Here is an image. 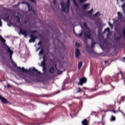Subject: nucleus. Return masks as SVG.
Segmentation results:
<instances>
[{
	"label": "nucleus",
	"mask_w": 125,
	"mask_h": 125,
	"mask_svg": "<svg viewBox=\"0 0 125 125\" xmlns=\"http://www.w3.org/2000/svg\"><path fill=\"white\" fill-rule=\"evenodd\" d=\"M89 5H90V3H87L83 4L82 5V8L84 10H85V9H86L87 8V7H88V6H89Z\"/></svg>",
	"instance_id": "9d476101"
},
{
	"label": "nucleus",
	"mask_w": 125,
	"mask_h": 125,
	"mask_svg": "<svg viewBox=\"0 0 125 125\" xmlns=\"http://www.w3.org/2000/svg\"><path fill=\"white\" fill-rule=\"evenodd\" d=\"M29 1H31V2H33V3H34V4H36L37 3V1L35 0H28Z\"/></svg>",
	"instance_id": "c85d7f7f"
},
{
	"label": "nucleus",
	"mask_w": 125,
	"mask_h": 125,
	"mask_svg": "<svg viewBox=\"0 0 125 125\" xmlns=\"http://www.w3.org/2000/svg\"><path fill=\"white\" fill-rule=\"evenodd\" d=\"M123 10L124 11V13L125 14V8H123Z\"/></svg>",
	"instance_id": "052dcab7"
},
{
	"label": "nucleus",
	"mask_w": 125,
	"mask_h": 125,
	"mask_svg": "<svg viewBox=\"0 0 125 125\" xmlns=\"http://www.w3.org/2000/svg\"><path fill=\"white\" fill-rule=\"evenodd\" d=\"M108 24H109V26H110V27H112V24H111V22H108Z\"/></svg>",
	"instance_id": "bf43d9fd"
},
{
	"label": "nucleus",
	"mask_w": 125,
	"mask_h": 125,
	"mask_svg": "<svg viewBox=\"0 0 125 125\" xmlns=\"http://www.w3.org/2000/svg\"><path fill=\"white\" fill-rule=\"evenodd\" d=\"M0 27H2V21H1V19H0Z\"/></svg>",
	"instance_id": "c9c22d12"
},
{
	"label": "nucleus",
	"mask_w": 125,
	"mask_h": 125,
	"mask_svg": "<svg viewBox=\"0 0 125 125\" xmlns=\"http://www.w3.org/2000/svg\"><path fill=\"white\" fill-rule=\"evenodd\" d=\"M80 54H81V52H80V50L78 48H76L75 51L76 58H79V57H80Z\"/></svg>",
	"instance_id": "1a4fd4ad"
},
{
	"label": "nucleus",
	"mask_w": 125,
	"mask_h": 125,
	"mask_svg": "<svg viewBox=\"0 0 125 125\" xmlns=\"http://www.w3.org/2000/svg\"><path fill=\"white\" fill-rule=\"evenodd\" d=\"M41 49V46L37 48V50H40Z\"/></svg>",
	"instance_id": "680f3d73"
},
{
	"label": "nucleus",
	"mask_w": 125,
	"mask_h": 125,
	"mask_svg": "<svg viewBox=\"0 0 125 125\" xmlns=\"http://www.w3.org/2000/svg\"><path fill=\"white\" fill-rule=\"evenodd\" d=\"M41 121H45V119H41Z\"/></svg>",
	"instance_id": "774afa93"
},
{
	"label": "nucleus",
	"mask_w": 125,
	"mask_h": 125,
	"mask_svg": "<svg viewBox=\"0 0 125 125\" xmlns=\"http://www.w3.org/2000/svg\"><path fill=\"white\" fill-rule=\"evenodd\" d=\"M93 12V9H91L90 10L86 12L87 14H90V13H92V12Z\"/></svg>",
	"instance_id": "5701e85b"
},
{
	"label": "nucleus",
	"mask_w": 125,
	"mask_h": 125,
	"mask_svg": "<svg viewBox=\"0 0 125 125\" xmlns=\"http://www.w3.org/2000/svg\"><path fill=\"white\" fill-rule=\"evenodd\" d=\"M115 121H116V117H115L114 116H112L110 119V121L115 122Z\"/></svg>",
	"instance_id": "4be33fe9"
},
{
	"label": "nucleus",
	"mask_w": 125,
	"mask_h": 125,
	"mask_svg": "<svg viewBox=\"0 0 125 125\" xmlns=\"http://www.w3.org/2000/svg\"><path fill=\"white\" fill-rule=\"evenodd\" d=\"M76 90L77 93H80V92H82V89L80 87H78Z\"/></svg>",
	"instance_id": "412c9836"
},
{
	"label": "nucleus",
	"mask_w": 125,
	"mask_h": 125,
	"mask_svg": "<svg viewBox=\"0 0 125 125\" xmlns=\"http://www.w3.org/2000/svg\"><path fill=\"white\" fill-rule=\"evenodd\" d=\"M95 44V42L94 41H92L91 43V48H93V46Z\"/></svg>",
	"instance_id": "393cba45"
},
{
	"label": "nucleus",
	"mask_w": 125,
	"mask_h": 125,
	"mask_svg": "<svg viewBox=\"0 0 125 125\" xmlns=\"http://www.w3.org/2000/svg\"><path fill=\"white\" fill-rule=\"evenodd\" d=\"M49 72L50 74H54V67H53V66H51L49 70Z\"/></svg>",
	"instance_id": "a211bd4d"
},
{
	"label": "nucleus",
	"mask_w": 125,
	"mask_h": 125,
	"mask_svg": "<svg viewBox=\"0 0 125 125\" xmlns=\"http://www.w3.org/2000/svg\"><path fill=\"white\" fill-rule=\"evenodd\" d=\"M104 63H108V61H105Z\"/></svg>",
	"instance_id": "0e129e2a"
},
{
	"label": "nucleus",
	"mask_w": 125,
	"mask_h": 125,
	"mask_svg": "<svg viewBox=\"0 0 125 125\" xmlns=\"http://www.w3.org/2000/svg\"><path fill=\"white\" fill-rule=\"evenodd\" d=\"M28 10H29V11H31V10H32V5H30L28 6Z\"/></svg>",
	"instance_id": "7c9ffc66"
},
{
	"label": "nucleus",
	"mask_w": 125,
	"mask_h": 125,
	"mask_svg": "<svg viewBox=\"0 0 125 125\" xmlns=\"http://www.w3.org/2000/svg\"><path fill=\"white\" fill-rule=\"evenodd\" d=\"M12 64H13V65L15 66V67H17V64H16V63H15V62H14L13 60L12 61Z\"/></svg>",
	"instance_id": "cd10ccee"
},
{
	"label": "nucleus",
	"mask_w": 125,
	"mask_h": 125,
	"mask_svg": "<svg viewBox=\"0 0 125 125\" xmlns=\"http://www.w3.org/2000/svg\"><path fill=\"white\" fill-rule=\"evenodd\" d=\"M7 87H8V88H9L11 87V85H10V84H8L7 85Z\"/></svg>",
	"instance_id": "8fccbe9b"
},
{
	"label": "nucleus",
	"mask_w": 125,
	"mask_h": 125,
	"mask_svg": "<svg viewBox=\"0 0 125 125\" xmlns=\"http://www.w3.org/2000/svg\"><path fill=\"white\" fill-rule=\"evenodd\" d=\"M33 38L36 40H37V36H34L33 35Z\"/></svg>",
	"instance_id": "864d4df0"
},
{
	"label": "nucleus",
	"mask_w": 125,
	"mask_h": 125,
	"mask_svg": "<svg viewBox=\"0 0 125 125\" xmlns=\"http://www.w3.org/2000/svg\"><path fill=\"white\" fill-rule=\"evenodd\" d=\"M40 44H42V41H39V42L38 43V45H40Z\"/></svg>",
	"instance_id": "603ef678"
},
{
	"label": "nucleus",
	"mask_w": 125,
	"mask_h": 125,
	"mask_svg": "<svg viewBox=\"0 0 125 125\" xmlns=\"http://www.w3.org/2000/svg\"><path fill=\"white\" fill-rule=\"evenodd\" d=\"M30 33L32 34H36L37 33V30H31Z\"/></svg>",
	"instance_id": "473e14b6"
},
{
	"label": "nucleus",
	"mask_w": 125,
	"mask_h": 125,
	"mask_svg": "<svg viewBox=\"0 0 125 125\" xmlns=\"http://www.w3.org/2000/svg\"><path fill=\"white\" fill-rule=\"evenodd\" d=\"M0 41L3 42V43L5 45V47H7V51L10 54V59L11 61H13L12 60V54H13V51L12 50L10 49V47L8 46L6 44H5V42H6V40L5 39H3L1 36L0 35Z\"/></svg>",
	"instance_id": "f257e3e1"
},
{
	"label": "nucleus",
	"mask_w": 125,
	"mask_h": 125,
	"mask_svg": "<svg viewBox=\"0 0 125 125\" xmlns=\"http://www.w3.org/2000/svg\"><path fill=\"white\" fill-rule=\"evenodd\" d=\"M87 1V0H79V1L81 3H83V2H84Z\"/></svg>",
	"instance_id": "2f4dec72"
},
{
	"label": "nucleus",
	"mask_w": 125,
	"mask_h": 125,
	"mask_svg": "<svg viewBox=\"0 0 125 125\" xmlns=\"http://www.w3.org/2000/svg\"><path fill=\"white\" fill-rule=\"evenodd\" d=\"M73 1L75 4V5H78V4H77V2H76V0H73Z\"/></svg>",
	"instance_id": "5fc2aeb1"
},
{
	"label": "nucleus",
	"mask_w": 125,
	"mask_h": 125,
	"mask_svg": "<svg viewBox=\"0 0 125 125\" xmlns=\"http://www.w3.org/2000/svg\"><path fill=\"white\" fill-rule=\"evenodd\" d=\"M21 4H26V1H24L21 2Z\"/></svg>",
	"instance_id": "6e6d98bb"
},
{
	"label": "nucleus",
	"mask_w": 125,
	"mask_h": 125,
	"mask_svg": "<svg viewBox=\"0 0 125 125\" xmlns=\"http://www.w3.org/2000/svg\"><path fill=\"white\" fill-rule=\"evenodd\" d=\"M36 73H37V74H38V75H41V72L39 71L38 69H36Z\"/></svg>",
	"instance_id": "58836bf2"
},
{
	"label": "nucleus",
	"mask_w": 125,
	"mask_h": 125,
	"mask_svg": "<svg viewBox=\"0 0 125 125\" xmlns=\"http://www.w3.org/2000/svg\"><path fill=\"white\" fill-rule=\"evenodd\" d=\"M93 97H94V96H90L88 97V98L89 99H91V98H93Z\"/></svg>",
	"instance_id": "49530a36"
},
{
	"label": "nucleus",
	"mask_w": 125,
	"mask_h": 125,
	"mask_svg": "<svg viewBox=\"0 0 125 125\" xmlns=\"http://www.w3.org/2000/svg\"><path fill=\"white\" fill-rule=\"evenodd\" d=\"M100 81L101 83H102V84H104V83H103V80H102V78L100 79Z\"/></svg>",
	"instance_id": "3c124183"
},
{
	"label": "nucleus",
	"mask_w": 125,
	"mask_h": 125,
	"mask_svg": "<svg viewBox=\"0 0 125 125\" xmlns=\"http://www.w3.org/2000/svg\"><path fill=\"white\" fill-rule=\"evenodd\" d=\"M61 5L62 11V12H65L66 11V9L67 10V3H66V5H65V3L64 2H61Z\"/></svg>",
	"instance_id": "39448f33"
},
{
	"label": "nucleus",
	"mask_w": 125,
	"mask_h": 125,
	"mask_svg": "<svg viewBox=\"0 0 125 125\" xmlns=\"http://www.w3.org/2000/svg\"><path fill=\"white\" fill-rule=\"evenodd\" d=\"M43 61L41 62V65L42 67L45 66V56H43L42 57Z\"/></svg>",
	"instance_id": "f8f14e48"
},
{
	"label": "nucleus",
	"mask_w": 125,
	"mask_h": 125,
	"mask_svg": "<svg viewBox=\"0 0 125 125\" xmlns=\"http://www.w3.org/2000/svg\"><path fill=\"white\" fill-rule=\"evenodd\" d=\"M87 82V79H86V78L83 77L79 80V82L78 83V85L83 86V84L85 83H86Z\"/></svg>",
	"instance_id": "7ed1b4c3"
},
{
	"label": "nucleus",
	"mask_w": 125,
	"mask_h": 125,
	"mask_svg": "<svg viewBox=\"0 0 125 125\" xmlns=\"http://www.w3.org/2000/svg\"><path fill=\"white\" fill-rule=\"evenodd\" d=\"M119 112H120V113H122V114H123V115H124L125 117V113H124V112H123V111H122V110H119Z\"/></svg>",
	"instance_id": "09e8293b"
},
{
	"label": "nucleus",
	"mask_w": 125,
	"mask_h": 125,
	"mask_svg": "<svg viewBox=\"0 0 125 125\" xmlns=\"http://www.w3.org/2000/svg\"><path fill=\"white\" fill-rule=\"evenodd\" d=\"M39 54H43V50H42V49L39 52Z\"/></svg>",
	"instance_id": "72a5a7b5"
},
{
	"label": "nucleus",
	"mask_w": 125,
	"mask_h": 125,
	"mask_svg": "<svg viewBox=\"0 0 125 125\" xmlns=\"http://www.w3.org/2000/svg\"><path fill=\"white\" fill-rule=\"evenodd\" d=\"M121 39V36L118 37L116 38H115V41H119V40Z\"/></svg>",
	"instance_id": "e433bc0d"
},
{
	"label": "nucleus",
	"mask_w": 125,
	"mask_h": 125,
	"mask_svg": "<svg viewBox=\"0 0 125 125\" xmlns=\"http://www.w3.org/2000/svg\"><path fill=\"white\" fill-rule=\"evenodd\" d=\"M16 68H17L18 69H19V70H20L21 71V72H25V73H28V72H29V71H28L27 69H25L24 68V67H21L20 66H17Z\"/></svg>",
	"instance_id": "6e6552de"
},
{
	"label": "nucleus",
	"mask_w": 125,
	"mask_h": 125,
	"mask_svg": "<svg viewBox=\"0 0 125 125\" xmlns=\"http://www.w3.org/2000/svg\"><path fill=\"white\" fill-rule=\"evenodd\" d=\"M83 66V62H79L78 63V69L80 70L81 69V67Z\"/></svg>",
	"instance_id": "aec40b11"
},
{
	"label": "nucleus",
	"mask_w": 125,
	"mask_h": 125,
	"mask_svg": "<svg viewBox=\"0 0 125 125\" xmlns=\"http://www.w3.org/2000/svg\"><path fill=\"white\" fill-rule=\"evenodd\" d=\"M19 35H24V38H26L27 36H28V34H27V31L22 30V29L20 28V31L19 32Z\"/></svg>",
	"instance_id": "423d86ee"
},
{
	"label": "nucleus",
	"mask_w": 125,
	"mask_h": 125,
	"mask_svg": "<svg viewBox=\"0 0 125 125\" xmlns=\"http://www.w3.org/2000/svg\"><path fill=\"white\" fill-rule=\"evenodd\" d=\"M104 81L105 83H109V84L111 85V86L113 87V88H115V86H113V85L111 84V82L113 81V79H112V77H111L110 76H107L105 78H104Z\"/></svg>",
	"instance_id": "20e7f679"
},
{
	"label": "nucleus",
	"mask_w": 125,
	"mask_h": 125,
	"mask_svg": "<svg viewBox=\"0 0 125 125\" xmlns=\"http://www.w3.org/2000/svg\"><path fill=\"white\" fill-rule=\"evenodd\" d=\"M43 124H44L43 123H41L38 124V125H43Z\"/></svg>",
	"instance_id": "e2e57ef3"
},
{
	"label": "nucleus",
	"mask_w": 125,
	"mask_h": 125,
	"mask_svg": "<svg viewBox=\"0 0 125 125\" xmlns=\"http://www.w3.org/2000/svg\"><path fill=\"white\" fill-rule=\"evenodd\" d=\"M82 124L83 125H88L87 119H85L83 120V121L82 122Z\"/></svg>",
	"instance_id": "dca6fc26"
},
{
	"label": "nucleus",
	"mask_w": 125,
	"mask_h": 125,
	"mask_svg": "<svg viewBox=\"0 0 125 125\" xmlns=\"http://www.w3.org/2000/svg\"><path fill=\"white\" fill-rule=\"evenodd\" d=\"M117 15L118 19H120L121 20H122V19H123V15L122 14V13H121V12H118Z\"/></svg>",
	"instance_id": "f3484780"
},
{
	"label": "nucleus",
	"mask_w": 125,
	"mask_h": 125,
	"mask_svg": "<svg viewBox=\"0 0 125 125\" xmlns=\"http://www.w3.org/2000/svg\"><path fill=\"white\" fill-rule=\"evenodd\" d=\"M113 79H115L116 81H120V80H123L124 83H125V72L124 74H123L122 71H119L115 75L113 76Z\"/></svg>",
	"instance_id": "f03ea898"
},
{
	"label": "nucleus",
	"mask_w": 125,
	"mask_h": 125,
	"mask_svg": "<svg viewBox=\"0 0 125 125\" xmlns=\"http://www.w3.org/2000/svg\"><path fill=\"white\" fill-rule=\"evenodd\" d=\"M85 36L87 39H89V40H90L91 39V37L90 36V32L89 31H86L85 32Z\"/></svg>",
	"instance_id": "9b49d317"
},
{
	"label": "nucleus",
	"mask_w": 125,
	"mask_h": 125,
	"mask_svg": "<svg viewBox=\"0 0 125 125\" xmlns=\"http://www.w3.org/2000/svg\"><path fill=\"white\" fill-rule=\"evenodd\" d=\"M31 71H32L33 72H36L37 69H36V68L33 67V68L32 69Z\"/></svg>",
	"instance_id": "f704fd0d"
},
{
	"label": "nucleus",
	"mask_w": 125,
	"mask_h": 125,
	"mask_svg": "<svg viewBox=\"0 0 125 125\" xmlns=\"http://www.w3.org/2000/svg\"><path fill=\"white\" fill-rule=\"evenodd\" d=\"M0 100L2 102V103H3V104H7L8 102V101H7V100H6V99L1 96V95H0Z\"/></svg>",
	"instance_id": "0eeeda50"
},
{
	"label": "nucleus",
	"mask_w": 125,
	"mask_h": 125,
	"mask_svg": "<svg viewBox=\"0 0 125 125\" xmlns=\"http://www.w3.org/2000/svg\"><path fill=\"white\" fill-rule=\"evenodd\" d=\"M30 38L31 39L29 40V42L31 43L32 42H36V40L34 39V37H33V34L30 35Z\"/></svg>",
	"instance_id": "2eb2a0df"
},
{
	"label": "nucleus",
	"mask_w": 125,
	"mask_h": 125,
	"mask_svg": "<svg viewBox=\"0 0 125 125\" xmlns=\"http://www.w3.org/2000/svg\"><path fill=\"white\" fill-rule=\"evenodd\" d=\"M77 36H78V37H82L83 36V33H79L77 35Z\"/></svg>",
	"instance_id": "37998d69"
},
{
	"label": "nucleus",
	"mask_w": 125,
	"mask_h": 125,
	"mask_svg": "<svg viewBox=\"0 0 125 125\" xmlns=\"http://www.w3.org/2000/svg\"><path fill=\"white\" fill-rule=\"evenodd\" d=\"M2 63L3 65H7V62L6 61V60L4 59V57L2 58Z\"/></svg>",
	"instance_id": "6ab92c4d"
},
{
	"label": "nucleus",
	"mask_w": 125,
	"mask_h": 125,
	"mask_svg": "<svg viewBox=\"0 0 125 125\" xmlns=\"http://www.w3.org/2000/svg\"><path fill=\"white\" fill-rule=\"evenodd\" d=\"M19 13H18V15L15 17L16 18H19Z\"/></svg>",
	"instance_id": "4d7b16f0"
},
{
	"label": "nucleus",
	"mask_w": 125,
	"mask_h": 125,
	"mask_svg": "<svg viewBox=\"0 0 125 125\" xmlns=\"http://www.w3.org/2000/svg\"><path fill=\"white\" fill-rule=\"evenodd\" d=\"M75 46H76V47H80V46H81V43H78V42H76Z\"/></svg>",
	"instance_id": "a878e982"
},
{
	"label": "nucleus",
	"mask_w": 125,
	"mask_h": 125,
	"mask_svg": "<svg viewBox=\"0 0 125 125\" xmlns=\"http://www.w3.org/2000/svg\"><path fill=\"white\" fill-rule=\"evenodd\" d=\"M36 73H37V74H38V75H41V72L39 71L38 69H36Z\"/></svg>",
	"instance_id": "ea45409f"
},
{
	"label": "nucleus",
	"mask_w": 125,
	"mask_h": 125,
	"mask_svg": "<svg viewBox=\"0 0 125 125\" xmlns=\"http://www.w3.org/2000/svg\"><path fill=\"white\" fill-rule=\"evenodd\" d=\"M109 112H113V113H114V114H116V113H117V111H116V110H115V109L109 110Z\"/></svg>",
	"instance_id": "c756f323"
},
{
	"label": "nucleus",
	"mask_w": 125,
	"mask_h": 125,
	"mask_svg": "<svg viewBox=\"0 0 125 125\" xmlns=\"http://www.w3.org/2000/svg\"><path fill=\"white\" fill-rule=\"evenodd\" d=\"M122 34L123 35L124 38H125V27L123 28L122 30Z\"/></svg>",
	"instance_id": "b1692460"
},
{
	"label": "nucleus",
	"mask_w": 125,
	"mask_h": 125,
	"mask_svg": "<svg viewBox=\"0 0 125 125\" xmlns=\"http://www.w3.org/2000/svg\"><path fill=\"white\" fill-rule=\"evenodd\" d=\"M125 6V3H124L121 5V7H122L123 9H124V8H124Z\"/></svg>",
	"instance_id": "a18cd8bd"
},
{
	"label": "nucleus",
	"mask_w": 125,
	"mask_h": 125,
	"mask_svg": "<svg viewBox=\"0 0 125 125\" xmlns=\"http://www.w3.org/2000/svg\"><path fill=\"white\" fill-rule=\"evenodd\" d=\"M25 4L27 5V7H28L29 6H30L31 5V4H30V3L28 2H26Z\"/></svg>",
	"instance_id": "79ce46f5"
},
{
	"label": "nucleus",
	"mask_w": 125,
	"mask_h": 125,
	"mask_svg": "<svg viewBox=\"0 0 125 125\" xmlns=\"http://www.w3.org/2000/svg\"><path fill=\"white\" fill-rule=\"evenodd\" d=\"M83 26L84 28H86V29H88V27L87 26V23H86V22L83 23Z\"/></svg>",
	"instance_id": "bb28decb"
},
{
	"label": "nucleus",
	"mask_w": 125,
	"mask_h": 125,
	"mask_svg": "<svg viewBox=\"0 0 125 125\" xmlns=\"http://www.w3.org/2000/svg\"><path fill=\"white\" fill-rule=\"evenodd\" d=\"M43 67V69H42V70H43V71H44V72H45V70H46V66H42Z\"/></svg>",
	"instance_id": "4c0bfd02"
},
{
	"label": "nucleus",
	"mask_w": 125,
	"mask_h": 125,
	"mask_svg": "<svg viewBox=\"0 0 125 125\" xmlns=\"http://www.w3.org/2000/svg\"><path fill=\"white\" fill-rule=\"evenodd\" d=\"M99 13H100V12H98L96 13L94 15V16H97V15H98V14H99Z\"/></svg>",
	"instance_id": "a19ab883"
},
{
	"label": "nucleus",
	"mask_w": 125,
	"mask_h": 125,
	"mask_svg": "<svg viewBox=\"0 0 125 125\" xmlns=\"http://www.w3.org/2000/svg\"><path fill=\"white\" fill-rule=\"evenodd\" d=\"M53 3L54 5H55L56 4V0H53Z\"/></svg>",
	"instance_id": "c03bdc74"
},
{
	"label": "nucleus",
	"mask_w": 125,
	"mask_h": 125,
	"mask_svg": "<svg viewBox=\"0 0 125 125\" xmlns=\"http://www.w3.org/2000/svg\"><path fill=\"white\" fill-rule=\"evenodd\" d=\"M8 19H9V17H7V18H6V20H8Z\"/></svg>",
	"instance_id": "338daca9"
},
{
	"label": "nucleus",
	"mask_w": 125,
	"mask_h": 125,
	"mask_svg": "<svg viewBox=\"0 0 125 125\" xmlns=\"http://www.w3.org/2000/svg\"><path fill=\"white\" fill-rule=\"evenodd\" d=\"M62 73V71H61V70H59L58 72V75H61V73Z\"/></svg>",
	"instance_id": "de8ad7c7"
},
{
	"label": "nucleus",
	"mask_w": 125,
	"mask_h": 125,
	"mask_svg": "<svg viewBox=\"0 0 125 125\" xmlns=\"http://www.w3.org/2000/svg\"><path fill=\"white\" fill-rule=\"evenodd\" d=\"M106 32H108V34L106 35L107 37H109V32H110V28L109 27H107L106 28L104 29L103 33L105 34Z\"/></svg>",
	"instance_id": "ddd939ff"
},
{
	"label": "nucleus",
	"mask_w": 125,
	"mask_h": 125,
	"mask_svg": "<svg viewBox=\"0 0 125 125\" xmlns=\"http://www.w3.org/2000/svg\"><path fill=\"white\" fill-rule=\"evenodd\" d=\"M18 22L19 23L20 22V18H18Z\"/></svg>",
	"instance_id": "13d9d810"
},
{
	"label": "nucleus",
	"mask_w": 125,
	"mask_h": 125,
	"mask_svg": "<svg viewBox=\"0 0 125 125\" xmlns=\"http://www.w3.org/2000/svg\"><path fill=\"white\" fill-rule=\"evenodd\" d=\"M66 7H67V11H69V10H70V0H67Z\"/></svg>",
	"instance_id": "4468645a"
},
{
	"label": "nucleus",
	"mask_w": 125,
	"mask_h": 125,
	"mask_svg": "<svg viewBox=\"0 0 125 125\" xmlns=\"http://www.w3.org/2000/svg\"><path fill=\"white\" fill-rule=\"evenodd\" d=\"M8 26H9V27H11V25L10 24H8Z\"/></svg>",
	"instance_id": "69168bd1"
}]
</instances>
